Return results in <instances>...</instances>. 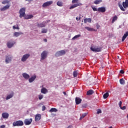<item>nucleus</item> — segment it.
<instances>
[{"mask_svg":"<svg viewBox=\"0 0 128 128\" xmlns=\"http://www.w3.org/2000/svg\"><path fill=\"white\" fill-rule=\"evenodd\" d=\"M48 52L46 50H44L41 53L40 58V62H42L48 58Z\"/></svg>","mask_w":128,"mask_h":128,"instance_id":"nucleus-1","label":"nucleus"},{"mask_svg":"<svg viewBox=\"0 0 128 128\" xmlns=\"http://www.w3.org/2000/svg\"><path fill=\"white\" fill-rule=\"evenodd\" d=\"M90 50L94 52H102V47L98 46H92L90 47Z\"/></svg>","mask_w":128,"mask_h":128,"instance_id":"nucleus-2","label":"nucleus"},{"mask_svg":"<svg viewBox=\"0 0 128 128\" xmlns=\"http://www.w3.org/2000/svg\"><path fill=\"white\" fill-rule=\"evenodd\" d=\"M12 55H7L6 56L5 58V62L6 64H10L12 62Z\"/></svg>","mask_w":128,"mask_h":128,"instance_id":"nucleus-3","label":"nucleus"},{"mask_svg":"<svg viewBox=\"0 0 128 128\" xmlns=\"http://www.w3.org/2000/svg\"><path fill=\"white\" fill-rule=\"evenodd\" d=\"M13 126H24V122L22 120L14 122L12 124Z\"/></svg>","mask_w":128,"mask_h":128,"instance_id":"nucleus-4","label":"nucleus"},{"mask_svg":"<svg viewBox=\"0 0 128 128\" xmlns=\"http://www.w3.org/2000/svg\"><path fill=\"white\" fill-rule=\"evenodd\" d=\"M20 18L26 16V8H23L20 10Z\"/></svg>","mask_w":128,"mask_h":128,"instance_id":"nucleus-5","label":"nucleus"},{"mask_svg":"<svg viewBox=\"0 0 128 128\" xmlns=\"http://www.w3.org/2000/svg\"><path fill=\"white\" fill-rule=\"evenodd\" d=\"M64 54H66V51L64 50H61L57 52L55 56H64Z\"/></svg>","mask_w":128,"mask_h":128,"instance_id":"nucleus-6","label":"nucleus"},{"mask_svg":"<svg viewBox=\"0 0 128 128\" xmlns=\"http://www.w3.org/2000/svg\"><path fill=\"white\" fill-rule=\"evenodd\" d=\"M53 2L52 0H50L46 2H45L42 5V8H48V6H51V4H52Z\"/></svg>","mask_w":128,"mask_h":128,"instance_id":"nucleus-7","label":"nucleus"},{"mask_svg":"<svg viewBox=\"0 0 128 128\" xmlns=\"http://www.w3.org/2000/svg\"><path fill=\"white\" fill-rule=\"evenodd\" d=\"M30 54H24L21 58L22 62H26V60L30 58Z\"/></svg>","mask_w":128,"mask_h":128,"instance_id":"nucleus-8","label":"nucleus"},{"mask_svg":"<svg viewBox=\"0 0 128 128\" xmlns=\"http://www.w3.org/2000/svg\"><path fill=\"white\" fill-rule=\"evenodd\" d=\"M15 44L16 42L14 41H9L7 42V46L8 48H12Z\"/></svg>","mask_w":128,"mask_h":128,"instance_id":"nucleus-9","label":"nucleus"},{"mask_svg":"<svg viewBox=\"0 0 128 128\" xmlns=\"http://www.w3.org/2000/svg\"><path fill=\"white\" fill-rule=\"evenodd\" d=\"M82 6V3H80V2L76 3L73 5H72L70 8V10H72V8H78V6Z\"/></svg>","mask_w":128,"mask_h":128,"instance_id":"nucleus-10","label":"nucleus"},{"mask_svg":"<svg viewBox=\"0 0 128 128\" xmlns=\"http://www.w3.org/2000/svg\"><path fill=\"white\" fill-rule=\"evenodd\" d=\"M32 118H30V119H26L24 121V124H26V126H29V124H32Z\"/></svg>","mask_w":128,"mask_h":128,"instance_id":"nucleus-11","label":"nucleus"},{"mask_svg":"<svg viewBox=\"0 0 128 128\" xmlns=\"http://www.w3.org/2000/svg\"><path fill=\"white\" fill-rule=\"evenodd\" d=\"M36 75H34L31 78H28V82L30 84L32 82H34V80H36Z\"/></svg>","mask_w":128,"mask_h":128,"instance_id":"nucleus-12","label":"nucleus"},{"mask_svg":"<svg viewBox=\"0 0 128 128\" xmlns=\"http://www.w3.org/2000/svg\"><path fill=\"white\" fill-rule=\"evenodd\" d=\"M10 4H6V6H4L3 8H0L1 12H4V10H8V8H10Z\"/></svg>","mask_w":128,"mask_h":128,"instance_id":"nucleus-13","label":"nucleus"},{"mask_svg":"<svg viewBox=\"0 0 128 128\" xmlns=\"http://www.w3.org/2000/svg\"><path fill=\"white\" fill-rule=\"evenodd\" d=\"M14 92H12L10 94H8L6 96V100H10V98H12L14 96Z\"/></svg>","mask_w":128,"mask_h":128,"instance_id":"nucleus-14","label":"nucleus"},{"mask_svg":"<svg viewBox=\"0 0 128 128\" xmlns=\"http://www.w3.org/2000/svg\"><path fill=\"white\" fill-rule=\"evenodd\" d=\"M2 116L3 118H8V116H10V114L6 112H3L2 114Z\"/></svg>","mask_w":128,"mask_h":128,"instance_id":"nucleus-15","label":"nucleus"},{"mask_svg":"<svg viewBox=\"0 0 128 128\" xmlns=\"http://www.w3.org/2000/svg\"><path fill=\"white\" fill-rule=\"evenodd\" d=\"M22 76L25 80H28L30 78V75L26 72L23 73Z\"/></svg>","mask_w":128,"mask_h":128,"instance_id":"nucleus-16","label":"nucleus"},{"mask_svg":"<svg viewBox=\"0 0 128 128\" xmlns=\"http://www.w3.org/2000/svg\"><path fill=\"white\" fill-rule=\"evenodd\" d=\"M106 8L104 7H100L98 8V12H106Z\"/></svg>","mask_w":128,"mask_h":128,"instance_id":"nucleus-17","label":"nucleus"},{"mask_svg":"<svg viewBox=\"0 0 128 128\" xmlns=\"http://www.w3.org/2000/svg\"><path fill=\"white\" fill-rule=\"evenodd\" d=\"M21 34H24V32H15L14 34V36H16V38H18V36H21Z\"/></svg>","mask_w":128,"mask_h":128,"instance_id":"nucleus-18","label":"nucleus"},{"mask_svg":"<svg viewBox=\"0 0 128 128\" xmlns=\"http://www.w3.org/2000/svg\"><path fill=\"white\" fill-rule=\"evenodd\" d=\"M122 6L124 8H128V0H126L124 2H122Z\"/></svg>","mask_w":128,"mask_h":128,"instance_id":"nucleus-19","label":"nucleus"},{"mask_svg":"<svg viewBox=\"0 0 128 128\" xmlns=\"http://www.w3.org/2000/svg\"><path fill=\"white\" fill-rule=\"evenodd\" d=\"M76 104H80L82 102V100L80 98H76Z\"/></svg>","mask_w":128,"mask_h":128,"instance_id":"nucleus-20","label":"nucleus"},{"mask_svg":"<svg viewBox=\"0 0 128 128\" xmlns=\"http://www.w3.org/2000/svg\"><path fill=\"white\" fill-rule=\"evenodd\" d=\"M128 31L126 32V33L123 36L122 40V42H124V40L126 38H128Z\"/></svg>","mask_w":128,"mask_h":128,"instance_id":"nucleus-21","label":"nucleus"},{"mask_svg":"<svg viewBox=\"0 0 128 128\" xmlns=\"http://www.w3.org/2000/svg\"><path fill=\"white\" fill-rule=\"evenodd\" d=\"M44 26H46V22H44L38 24V28H44Z\"/></svg>","mask_w":128,"mask_h":128,"instance_id":"nucleus-22","label":"nucleus"},{"mask_svg":"<svg viewBox=\"0 0 128 128\" xmlns=\"http://www.w3.org/2000/svg\"><path fill=\"white\" fill-rule=\"evenodd\" d=\"M41 92L42 94H46L48 92V89L45 88H42L41 89Z\"/></svg>","mask_w":128,"mask_h":128,"instance_id":"nucleus-23","label":"nucleus"},{"mask_svg":"<svg viewBox=\"0 0 128 128\" xmlns=\"http://www.w3.org/2000/svg\"><path fill=\"white\" fill-rule=\"evenodd\" d=\"M40 120V114H37L35 116V120L36 122H38Z\"/></svg>","mask_w":128,"mask_h":128,"instance_id":"nucleus-24","label":"nucleus"},{"mask_svg":"<svg viewBox=\"0 0 128 128\" xmlns=\"http://www.w3.org/2000/svg\"><path fill=\"white\" fill-rule=\"evenodd\" d=\"M86 22H92V18H86L84 19V24H86Z\"/></svg>","mask_w":128,"mask_h":128,"instance_id":"nucleus-25","label":"nucleus"},{"mask_svg":"<svg viewBox=\"0 0 128 128\" xmlns=\"http://www.w3.org/2000/svg\"><path fill=\"white\" fill-rule=\"evenodd\" d=\"M94 94V90H90L87 92L86 94L88 96H90Z\"/></svg>","mask_w":128,"mask_h":128,"instance_id":"nucleus-26","label":"nucleus"},{"mask_svg":"<svg viewBox=\"0 0 128 128\" xmlns=\"http://www.w3.org/2000/svg\"><path fill=\"white\" fill-rule=\"evenodd\" d=\"M58 112V110L56 108H52L50 110V112Z\"/></svg>","mask_w":128,"mask_h":128,"instance_id":"nucleus-27","label":"nucleus"},{"mask_svg":"<svg viewBox=\"0 0 128 128\" xmlns=\"http://www.w3.org/2000/svg\"><path fill=\"white\" fill-rule=\"evenodd\" d=\"M102 2V0H96L94 2V4H100V3Z\"/></svg>","mask_w":128,"mask_h":128,"instance_id":"nucleus-28","label":"nucleus"},{"mask_svg":"<svg viewBox=\"0 0 128 128\" xmlns=\"http://www.w3.org/2000/svg\"><path fill=\"white\" fill-rule=\"evenodd\" d=\"M56 4L58 6H63V4L62 1H58L56 3Z\"/></svg>","mask_w":128,"mask_h":128,"instance_id":"nucleus-29","label":"nucleus"},{"mask_svg":"<svg viewBox=\"0 0 128 128\" xmlns=\"http://www.w3.org/2000/svg\"><path fill=\"white\" fill-rule=\"evenodd\" d=\"M80 38V34L76 35L72 38V40H76V38Z\"/></svg>","mask_w":128,"mask_h":128,"instance_id":"nucleus-30","label":"nucleus"},{"mask_svg":"<svg viewBox=\"0 0 128 128\" xmlns=\"http://www.w3.org/2000/svg\"><path fill=\"white\" fill-rule=\"evenodd\" d=\"M108 92H107L103 95V98L106 100V98H108Z\"/></svg>","mask_w":128,"mask_h":128,"instance_id":"nucleus-31","label":"nucleus"},{"mask_svg":"<svg viewBox=\"0 0 128 128\" xmlns=\"http://www.w3.org/2000/svg\"><path fill=\"white\" fill-rule=\"evenodd\" d=\"M34 18V16L32 15V14H29L26 17V20H30V18Z\"/></svg>","mask_w":128,"mask_h":128,"instance_id":"nucleus-32","label":"nucleus"},{"mask_svg":"<svg viewBox=\"0 0 128 128\" xmlns=\"http://www.w3.org/2000/svg\"><path fill=\"white\" fill-rule=\"evenodd\" d=\"M116 20H118V16H115L112 20V23L114 24V22Z\"/></svg>","mask_w":128,"mask_h":128,"instance_id":"nucleus-33","label":"nucleus"},{"mask_svg":"<svg viewBox=\"0 0 128 128\" xmlns=\"http://www.w3.org/2000/svg\"><path fill=\"white\" fill-rule=\"evenodd\" d=\"M85 28L88 30V32H92L94 30V28L88 26L85 27Z\"/></svg>","mask_w":128,"mask_h":128,"instance_id":"nucleus-34","label":"nucleus"},{"mask_svg":"<svg viewBox=\"0 0 128 128\" xmlns=\"http://www.w3.org/2000/svg\"><path fill=\"white\" fill-rule=\"evenodd\" d=\"M88 114V113H84L83 114H82V115L80 117V120H82V118H84L85 116H86Z\"/></svg>","mask_w":128,"mask_h":128,"instance_id":"nucleus-35","label":"nucleus"},{"mask_svg":"<svg viewBox=\"0 0 128 128\" xmlns=\"http://www.w3.org/2000/svg\"><path fill=\"white\" fill-rule=\"evenodd\" d=\"M119 8L121 10H122V12H124L126 10V9L124 8L122 4H119Z\"/></svg>","mask_w":128,"mask_h":128,"instance_id":"nucleus-36","label":"nucleus"},{"mask_svg":"<svg viewBox=\"0 0 128 128\" xmlns=\"http://www.w3.org/2000/svg\"><path fill=\"white\" fill-rule=\"evenodd\" d=\"M41 32L42 34H46V32H48V30L46 28H42Z\"/></svg>","mask_w":128,"mask_h":128,"instance_id":"nucleus-37","label":"nucleus"},{"mask_svg":"<svg viewBox=\"0 0 128 128\" xmlns=\"http://www.w3.org/2000/svg\"><path fill=\"white\" fill-rule=\"evenodd\" d=\"M73 76L74 78H76V76H78V72L74 71L73 72Z\"/></svg>","mask_w":128,"mask_h":128,"instance_id":"nucleus-38","label":"nucleus"},{"mask_svg":"<svg viewBox=\"0 0 128 128\" xmlns=\"http://www.w3.org/2000/svg\"><path fill=\"white\" fill-rule=\"evenodd\" d=\"M120 84H124V80L123 78H121L120 80Z\"/></svg>","mask_w":128,"mask_h":128,"instance_id":"nucleus-39","label":"nucleus"},{"mask_svg":"<svg viewBox=\"0 0 128 128\" xmlns=\"http://www.w3.org/2000/svg\"><path fill=\"white\" fill-rule=\"evenodd\" d=\"M9 2H10V1L8 0H5L2 2V4H9Z\"/></svg>","mask_w":128,"mask_h":128,"instance_id":"nucleus-40","label":"nucleus"},{"mask_svg":"<svg viewBox=\"0 0 128 128\" xmlns=\"http://www.w3.org/2000/svg\"><path fill=\"white\" fill-rule=\"evenodd\" d=\"M38 98L39 100H42V98H44V95L40 94L38 96Z\"/></svg>","mask_w":128,"mask_h":128,"instance_id":"nucleus-41","label":"nucleus"},{"mask_svg":"<svg viewBox=\"0 0 128 128\" xmlns=\"http://www.w3.org/2000/svg\"><path fill=\"white\" fill-rule=\"evenodd\" d=\"M12 28H13V30H19L20 29V27H18V26H12Z\"/></svg>","mask_w":128,"mask_h":128,"instance_id":"nucleus-42","label":"nucleus"},{"mask_svg":"<svg viewBox=\"0 0 128 128\" xmlns=\"http://www.w3.org/2000/svg\"><path fill=\"white\" fill-rule=\"evenodd\" d=\"M78 0H72V4H78Z\"/></svg>","mask_w":128,"mask_h":128,"instance_id":"nucleus-43","label":"nucleus"},{"mask_svg":"<svg viewBox=\"0 0 128 128\" xmlns=\"http://www.w3.org/2000/svg\"><path fill=\"white\" fill-rule=\"evenodd\" d=\"M92 8L94 12H98V9L96 8L95 7H92Z\"/></svg>","mask_w":128,"mask_h":128,"instance_id":"nucleus-44","label":"nucleus"},{"mask_svg":"<svg viewBox=\"0 0 128 128\" xmlns=\"http://www.w3.org/2000/svg\"><path fill=\"white\" fill-rule=\"evenodd\" d=\"M96 114H102V110L100 109H98Z\"/></svg>","mask_w":128,"mask_h":128,"instance_id":"nucleus-45","label":"nucleus"},{"mask_svg":"<svg viewBox=\"0 0 128 128\" xmlns=\"http://www.w3.org/2000/svg\"><path fill=\"white\" fill-rule=\"evenodd\" d=\"M120 110H124L126 108V106H124L120 108Z\"/></svg>","mask_w":128,"mask_h":128,"instance_id":"nucleus-46","label":"nucleus"},{"mask_svg":"<svg viewBox=\"0 0 128 128\" xmlns=\"http://www.w3.org/2000/svg\"><path fill=\"white\" fill-rule=\"evenodd\" d=\"M122 101H120L118 103L119 108H122Z\"/></svg>","mask_w":128,"mask_h":128,"instance_id":"nucleus-47","label":"nucleus"},{"mask_svg":"<svg viewBox=\"0 0 128 128\" xmlns=\"http://www.w3.org/2000/svg\"><path fill=\"white\" fill-rule=\"evenodd\" d=\"M42 112L46 110V106H42Z\"/></svg>","mask_w":128,"mask_h":128,"instance_id":"nucleus-48","label":"nucleus"},{"mask_svg":"<svg viewBox=\"0 0 128 128\" xmlns=\"http://www.w3.org/2000/svg\"><path fill=\"white\" fill-rule=\"evenodd\" d=\"M120 74H124V71L123 70H120Z\"/></svg>","mask_w":128,"mask_h":128,"instance_id":"nucleus-49","label":"nucleus"},{"mask_svg":"<svg viewBox=\"0 0 128 128\" xmlns=\"http://www.w3.org/2000/svg\"><path fill=\"white\" fill-rule=\"evenodd\" d=\"M6 128V125H2L0 126V128Z\"/></svg>","mask_w":128,"mask_h":128,"instance_id":"nucleus-50","label":"nucleus"},{"mask_svg":"<svg viewBox=\"0 0 128 128\" xmlns=\"http://www.w3.org/2000/svg\"><path fill=\"white\" fill-rule=\"evenodd\" d=\"M86 104H83L82 105V108H86Z\"/></svg>","mask_w":128,"mask_h":128,"instance_id":"nucleus-51","label":"nucleus"},{"mask_svg":"<svg viewBox=\"0 0 128 128\" xmlns=\"http://www.w3.org/2000/svg\"><path fill=\"white\" fill-rule=\"evenodd\" d=\"M76 20H78H78H80V18H78L76 17Z\"/></svg>","mask_w":128,"mask_h":128,"instance_id":"nucleus-52","label":"nucleus"},{"mask_svg":"<svg viewBox=\"0 0 128 128\" xmlns=\"http://www.w3.org/2000/svg\"><path fill=\"white\" fill-rule=\"evenodd\" d=\"M44 42H48V40H46V38H45L44 40Z\"/></svg>","mask_w":128,"mask_h":128,"instance_id":"nucleus-53","label":"nucleus"},{"mask_svg":"<svg viewBox=\"0 0 128 128\" xmlns=\"http://www.w3.org/2000/svg\"><path fill=\"white\" fill-rule=\"evenodd\" d=\"M74 127L72 126H69L68 128H73Z\"/></svg>","mask_w":128,"mask_h":128,"instance_id":"nucleus-54","label":"nucleus"},{"mask_svg":"<svg viewBox=\"0 0 128 128\" xmlns=\"http://www.w3.org/2000/svg\"><path fill=\"white\" fill-rule=\"evenodd\" d=\"M64 94V96L66 95V92H63Z\"/></svg>","mask_w":128,"mask_h":128,"instance_id":"nucleus-55","label":"nucleus"},{"mask_svg":"<svg viewBox=\"0 0 128 128\" xmlns=\"http://www.w3.org/2000/svg\"><path fill=\"white\" fill-rule=\"evenodd\" d=\"M123 14H126V12H124Z\"/></svg>","mask_w":128,"mask_h":128,"instance_id":"nucleus-56","label":"nucleus"},{"mask_svg":"<svg viewBox=\"0 0 128 128\" xmlns=\"http://www.w3.org/2000/svg\"><path fill=\"white\" fill-rule=\"evenodd\" d=\"M109 128H112V126H110Z\"/></svg>","mask_w":128,"mask_h":128,"instance_id":"nucleus-57","label":"nucleus"},{"mask_svg":"<svg viewBox=\"0 0 128 128\" xmlns=\"http://www.w3.org/2000/svg\"><path fill=\"white\" fill-rule=\"evenodd\" d=\"M127 118H128V114L127 115Z\"/></svg>","mask_w":128,"mask_h":128,"instance_id":"nucleus-58","label":"nucleus"},{"mask_svg":"<svg viewBox=\"0 0 128 128\" xmlns=\"http://www.w3.org/2000/svg\"><path fill=\"white\" fill-rule=\"evenodd\" d=\"M2 120V118H1V120Z\"/></svg>","mask_w":128,"mask_h":128,"instance_id":"nucleus-59","label":"nucleus"}]
</instances>
